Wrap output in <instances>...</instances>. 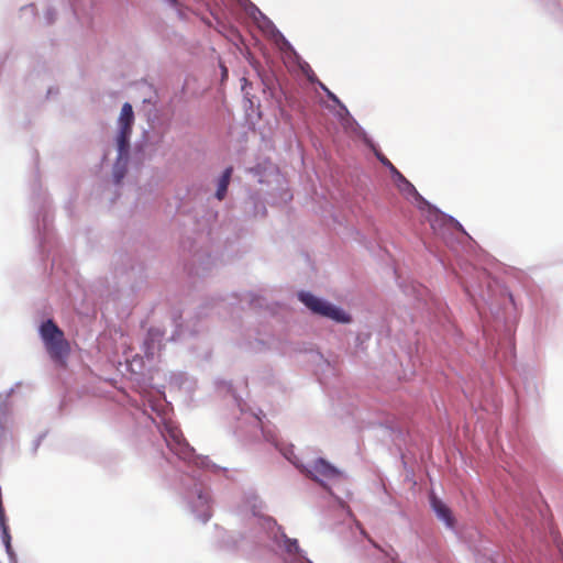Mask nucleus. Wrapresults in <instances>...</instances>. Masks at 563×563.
I'll use <instances>...</instances> for the list:
<instances>
[{
	"label": "nucleus",
	"instance_id": "f257e3e1",
	"mask_svg": "<svg viewBox=\"0 0 563 563\" xmlns=\"http://www.w3.org/2000/svg\"><path fill=\"white\" fill-rule=\"evenodd\" d=\"M40 333L51 358L60 365H65V361L70 353V345L65 339L64 332L53 320H47L42 323Z\"/></svg>",
	"mask_w": 563,
	"mask_h": 563
},
{
	"label": "nucleus",
	"instance_id": "f03ea898",
	"mask_svg": "<svg viewBox=\"0 0 563 563\" xmlns=\"http://www.w3.org/2000/svg\"><path fill=\"white\" fill-rule=\"evenodd\" d=\"M299 299L314 313L339 322L350 321V317L344 311L309 292H300Z\"/></svg>",
	"mask_w": 563,
	"mask_h": 563
},
{
	"label": "nucleus",
	"instance_id": "7ed1b4c3",
	"mask_svg": "<svg viewBox=\"0 0 563 563\" xmlns=\"http://www.w3.org/2000/svg\"><path fill=\"white\" fill-rule=\"evenodd\" d=\"M299 299L314 313L339 322L350 321V317L344 311L309 292H300Z\"/></svg>",
	"mask_w": 563,
	"mask_h": 563
},
{
	"label": "nucleus",
	"instance_id": "20e7f679",
	"mask_svg": "<svg viewBox=\"0 0 563 563\" xmlns=\"http://www.w3.org/2000/svg\"><path fill=\"white\" fill-rule=\"evenodd\" d=\"M118 123H119L118 150H119V158H121L128 152L129 139L132 133V125L134 123L133 109L129 102H125L122 106Z\"/></svg>",
	"mask_w": 563,
	"mask_h": 563
},
{
	"label": "nucleus",
	"instance_id": "39448f33",
	"mask_svg": "<svg viewBox=\"0 0 563 563\" xmlns=\"http://www.w3.org/2000/svg\"><path fill=\"white\" fill-rule=\"evenodd\" d=\"M167 446L183 460L191 457L192 449L186 442L181 431L177 428H168L166 434Z\"/></svg>",
	"mask_w": 563,
	"mask_h": 563
},
{
	"label": "nucleus",
	"instance_id": "423d86ee",
	"mask_svg": "<svg viewBox=\"0 0 563 563\" xmlns=\"http://www.w3.org/2000/svg\"><path fill=\"white\" fill-rule=\"evenodd\" d=\"M307 474L314 481H321L322 478H334L339 476V471L325 460L318 459L312 463L310 468L307 470Z\"/></svg>",
	"mask_w": 563,
	"mask_h": 563
},
{
	"label": "nucleus",
	"instance_id": "0eeeda50",
	"mask_svg": "<svg viewBox=\"0 0 563 563\" xmlns=\"http://www.w3.org/2000/svg\"><path fill=\"white\" fill-rule=\"evenodd\" d=\"M377 157L379 162L390 170L400 190L419 196L415 186L393 165V163L386 156L377 155Z\"/></svg>",
	"mask_w": 563,
	"mask_h": 563
},
{
	"label": "nucleus",
	"instance_id": "6e6552de",
	"mask_svg": "<svg viewBox=\"0 0 563 563\" xmlns=\"http://www.w3.org/2000/svg\"><path fill=\"white\" fill-rule=\"evenodd\" d=\"M431 506L435 511L437 516L439 517V519L443 520L448 527H454V518L452 516V512L442 500L438 499L435 496H432Z\"/></svg>",
	"mask_w": 563,
	"mask_h": 563
},
{
	"label": "nucleus",
	"instance_id": "1a4fd4ad",
	"mask_svg": "<svg viewBox=\"0 0 563 563\" xmlns=\"http://www.w3.org/2000/svg\"><path fill=\"white\" fill-rule=\"evenodd\" d=\"M232 173H233V167L229 166L224 169L223 174L219 178L218 189L216 191V197L218 200L224 199L227 191H228L230 180H231Z\"/></svg>",
	"mask_w": 563,
	"mask_h": 563
},
{
	"label": "nucleus",
	"instance_id": "9d476101",
	"mask_svg": "<svg viewBox=\"0 0 563 563\" xmlns=\"http://www.w3.org/2000/svg\"><path fill=\"white\" fill-rule=\"evenodd\" d=\"M361 533L368 540V542L377 550L382 551L385 556L390 561V563H401L398 559V553L389 547V550H384L380 548L378 543H376L367 533L365 530H361Z\"/></svg>",
	"mask_w": 563,
	"mask_h": 563
},
{
	"label": "nucleus",
	"instance_id": "9b49d317",
	"mask_svg": "<svg viewBox=\"0 0 563 563\" xmlns=\"http://www.w3.org/2000/svg\"><path fill=\"white\" fill-rule=\"evenodd\" d=\"M285 549L288 553H299V544L296 539H288L285 540Z\"/></svg>",
	"mask_w": 563,
	"mask_h": 563
},
{
	"label": "nucleus",
	"instance_id": "f8f14e48",
	"mask_svg": "<svg viewBox=\"0 0 563 563\" xmlns=\"http://www.w3.org/2000/svg\"><path fill=\"white\" fill-rule=\"evenodd\" d=\"M322 89L327 92V96L330 100H332L333 102H335L338 104H341L339 98L332 91H330L325 86L322 85Z\"/></svg>",
	"mask_w": 563,
	"mask_h": 563
},
{
	"label": "nucleus",
	"instance_id": "ddd939ff",
	"mask_svg": "<svg viewBox=\"0 0 563 563\" xmlns=\"http://www.w3.org/2000/svg\"><path fill=\"white\" fill-rule=\"evenodd\" d=\"M172 7H177L179 4L178 0H166Z\"/></svg>",
	"mask_w": 563,
	"mask_h": 563
},
{
	"label": "nucleus",
	"instance_id": "4468645a",
	"mask_svg": "<svg viewBox=\"0 0 563 563\" xmlns=\"http://www.w3.org/2000/svg\"><path fill=\"white\" fill-rule=\"evenodd\" d=\"M123 177V175H115V178H117V183L119 184L121 181V178Z\"/></svg>",
	"mask_w": 563,
	"mask_h": 563
},
{
	"label": "nucleus",
	"instance_id": "2eb2a0df",
	"mask_svg": "<svg viewBox=\"0 0 563 563\" xmlns=\"http://www.w3.org/2000/svg\"><path fill=\"white\" fill-rule=\"evenodd\" d=\"M222 75L223 76H227L228 75V69L225 67H222Z\"/></svg>",
	"mask_w": 563,
	"mask_h": 563
}]
</instances>
